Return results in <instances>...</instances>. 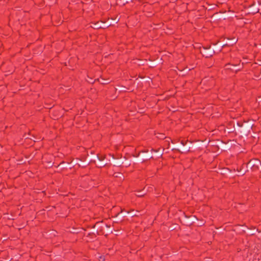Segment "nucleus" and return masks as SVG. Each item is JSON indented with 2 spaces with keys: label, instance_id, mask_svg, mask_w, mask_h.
Returning <instances> with one entry per match:
<instances>
[{
  "label": "nucleus",
  "instance_id": "nucleus-1",
  "mask_svg": "<svg viewBox=\"0 0 261 261\" xmlns=\"http://www.w3.org/2000/svg\"><path fill=\"white\" fill-rule=\"evenodd\" d=\"M145 194V193H142L141 191L137 192V193L136 194V195L138 197H142Z\"/></svg>",
  "mask_w": 261,
  "mask_h": 261
},
{
  "label": "nucleus",
  "instance_id": "nucleus-2",
  "mask_svg": "<svg viewBox=\"0 0 261 261\" xmlns=\"http://www.w3.org/2000/svg\"><path fill=\"white\" fill-rule=\"evenodd\" d=\"M229 66H230V65H229V64H228V65H226V68H227V69H231L230 67H228Z\"/></svg>",
  "mask_w": 261,
  "mask_h": 261
}]
</instances>
